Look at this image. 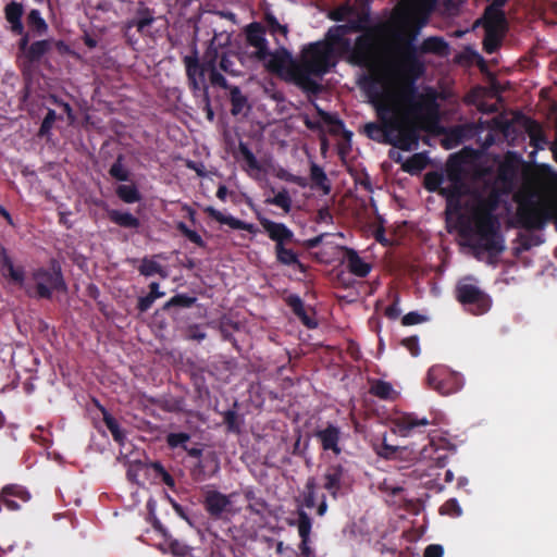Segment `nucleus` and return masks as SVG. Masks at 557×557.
<instances>
[{"mask_svg":"<svg viewBox=\"0 0 557 557\" xmlns=\"http://www.w3.org/2000/svg\"><path fill=\"white\" fill-rule=\"evenodd\" d=\"M421 24L396 35L397 54L403 71L406 75L399 87V95L410 111L425 120L438 117L440 106L437 92L428 87L424 92H419L416 81L425 72V64L419 57V47L416 45Z\"/></svg>","mask_w":557,"mask_h":557,"instance_id":"f257e3e1","label":"nucleus"},{"mask_svg":"<svg viewBox=\"0 0 557 557\" xmlns=\"http://www.w3.org/2000/svg\"><path fill=\"white\" fill-rule=\"evenodd\" d=\"M359 87L364 91L369 101L375 108L376 116L380 123L370 122L364 125V134L372 140L389 145L392 141L391 133H396L398 122L395 113H399V101L409 108L400 98L399 91L395 94L392 90L391 81L380 74H363L358 81ZM408 111L412 114L410 109ZM418 119H425L413 113ZM436 120H426V122H436Z\"/></svg>","mask_w":557,"mask_h":557,"instance_id":"f03ea898","label":"nucleus"},{"mask_svg":"<svg viewBox=\"0 0 557 557\" xmlns=\"http://www.w3.org/2000/svg\"><path fill=\"white\" fill-rule=\"evenodd\" d=\"M496 207V199L490 202H481L474 209L469 224V232L474 237L471 248L479 258L481 252H487L490 262L497 258L506 249L505 238L499 232V221L493 213Z\"/></svg>","mask_w":557,"mask_h":557,"instance_id":"7ed1b4c3","label":"nucleus"},{"mask_svg":"<svg viewBox=\"0 0 557 557\" xmlns=\"http://www.w3.org/2000/svg\"><path fill=\"white\" fill-rule=\"evenodd\" d=\"M334 65L333 47L330 44L315 41L307 45L301 50L298 63L293 64L297 87L308 95L320 94L322 86L312 76L322 77Z\"/></svg>","mask_w":557,"mask_h":557,"instance_id":"20e7f679","label":"nucleus"},{"mask_svg":"<svg viewBox=\"0 0 557 557\" xmlns=\"http://www.w3.org/2000/svg\"><path fill=\"white\" fill-rule=\"evenodd\" d=\"M346 51L349 52V63L367 69L369 71L368 74L384 75L389 81L388 76L377 67L380 60V42L373 29H368L359 35L354 46L350 45V49Z\"/></svg>","mask_w":557,"mask_h":557,"instance_id":"39448f33","label":"nucleus"},{"mask_svg":"<svg viewBox=\"0 0 557 557\" xmlns=\"http://www.w3.org/2000/svg\"><path fill=\"white\" fill-rule=\"evenodd\" d=\"M32 278L35 282L34 290L25 287L29 297L49 300L54 292L65 293L67 290L61 265L57 260H51L49 268L35 269L32 272Z\"/></svg>","mask_w":557,"mask_h":557,"instance_id":"423d86ee","label":"nucleus"},{"mask_svg":"<svg viewBox=\"0 0 557 557\" xmlns=\"http://www.w3.org/2000/svg\"><path fill=\"white\" fill-rule=\"evenodd\" d=\"M154 22V10L148 8L144 1H139L134 16L127 18L122 25L123 36L127 44L136 45L138 42L137 34L141 37H150L152 35L151 26Z\"/></svg>","mask_w":557,"mask_h":557,"instance_id":"0eeeda50","label":"nucleus"},{"mask_svg":"<svg viewBox=\"0 0 557 557\" xmlns=\"http://www.w3.org/2000/svg\"><path fill=\"white\" fill-rule=\"evenodd\" d=\"M470 277L458 282L455 288L456 299L472 314L486 313L492 305L491 297L478 285L469 283Z\"/></svg>","mask_w":557,"mask_h":557,"instance_id":"6e6552de","label":"nucleus"},{"mask_svg":"<svg viewBox=\"0 0 557 557\" xmlns=\"http://www.w3.org/2000/svg\"><path fill=\"white\" fill-rule=\"evenodd\" d=\"M534 191L518 193L515 197L518 202L517 218L520 225L527 230L542 228L546 219V211L535 201Z\"/></svg>","mask_w":557,"mask_h":557,"instance_id":"1a4fd4ad","label":"nucleus"},{"mask_svg":"<svg viewBox=\"0 0 557 557\" xmlns=\"http://www.w3.org/2000/svg\"><path fill=\"white\" fill-rule=\"evenodd\" d=\"M425 381L430 388L443 396L455 394L463 386L462 375L443 364L432 366Z\"/></svg>","mask_w":557,"mask_h":557,"instance_id":"9d476101","label":"nucleus"},{"mask_svg":"<svg viewBox=\"0 0 557 557\" xmlns=\"http://www.w3.org/2000/svg\"><path fill=\"white\" fill-rule=\"evenodd\" d=\"M518 177L519 160L513 152H508L497 168L494 189L496 196L512 194L518 186Z\"/></svg>","mask_w":557,"mask_h":557,"instance_id":"9b49d317","label":"nucleus"},{"mask_svg":"<svg viewBox=\"0 0 557 557\" xmlns=\"http://www.w3.org/2000/svg\"><path fill=\"white\" fill-rule=\"evenodd\" d=\"M188 86L195 96L207 98L208 86L206 84V71L200 64L197 46L194 45L191 54L183 58Z\"/></svg>","mask_w":557,"mask_h":557,"instance_id":"f8f14e48","label":"nucleus"},{"mask_svg":"<svg viewBox=\"0 0 557 557\" xmlns=\"http://www.w3.org/2000/svg\"><path fill=\"white\" fill-rule=\"evenodd\" d=\"M236 493L225 495L216 490H209L203 495V508L213 520H224L233 513L232 497Z\"/></svg>","mask_w":557,"mask_h":557,"instance_id":"ddd939ff","label":"nucleus"},{"mask_svg":"<svg viewBox=\"0 0 557 557\" xmlns=\"http://www.w3.org/2000/svg\"><path fill=\"white\" fill-rule=\"evenodd\" d=\"M265 67L270 73L297 86V81L293 74V64H297L298 61L293 59L292 53L287 49L281 48L273 53L270 52Z\"/></svg>","mask_w":557,"mask_h":557,"instance_id":"4468645a","label":"nucleus"},{"mask_svg":"<svg viewBox=\"0 0 557 557\" xmlns=\"http://www.w3.org/2000/svg\"><path fill=\"white\" fill-rule=\"evenodd\" d=\"M395 115L398 122V127L396 133H391L392 141L389 145L403 151H409L413 146L418 145L419 132L413 124L405 120L400 108L399 113H395Z\"/></svg>","mask_w":557,"mask_h":557,"instance_id":"2eb2a0df","label":"nucleus"},{"mask_svg":"<svg viewBox=\"0 0 557 557\" xmlns=\"http://www.w3.org/2000/svg\"><path fill=\"white\" fill-rule=\"evenodd\" d=\"M426 444L417 450H412L420 461L430 463V467L444 468L447 465L449 449L443 446V438L436 442L434 438L425 437Z\"/></svg>","mask_w":557,"mask_h":557,"instance_id":"dca6fc26","label":"nucleus"},{"mask_svg":"<svg viewBox=\"0 0 557 557\" xmlns=\"http://www.w3.org/2000/svg\"><path fill=\"white\" fill-rule=\"evenodd\" d=\"M347 470L341 463L326 467L322 475V487L329 492L333 499H337L346 486Z\"/></svg>","mask_w":557,"mask_h":557,"instance_id":"f3484780","label":"nucleus"},{"mask_svg":"<svg viewBox=\"0 0 557 557\" xmlns=\"http://www.w3.org/2000/svg\"><path fill=\"white\" fill-rule=\"evenodd\" d=\"M0 272L11 284L25 287L26 272L23 265H14L8 249L0 244Z\"/></svg>","mask_w":557,"mask_h":557,"instance_id":"a211bd4d","label":"nucleus"},{"mask_svg":"<svg viewBox=\"0 0 557 557\" xmlns=\"http://www.w3.org/2000/svg\"><path fill=\"white\" fill-rule=\"evenodd\" d=\"M264 35L265 29L258 22L250 23L246 27L247 42L251 47L256 48V51L252 53V57L259 61L267 60L270 54L268 40L265 39Z\"/></svg>","mask_w":557,"mask_h":557,"instance_id":"6ab92c4d","label":"nucleus"},{"mask_svg":"<svg viewBox=\"0 0 557 557\" xmlns=\"http://www.w3.org/2000/svg\"><path fill=\"white\" fill-rule=\"evenodd\" d=\"M289 525H296L298 529V534L300 537V543L298 545L300 557H315L312 548L310 547L312 519L309 517V515L305 510L299 509L297 511V521H290Z\"/></svg>","mask_w":557,"mask_h":557,"instance_id":"aec40b11","label":"nucleus"},{"mask_svg":"<svg viewBox=\"0 0 557 557\" xmlns=\"http://www.w3.org/2000/svg\"><path fill=\"white\" fill-rule=\"evenodd\" d=\"M394 432L407 437L416 433H422L421 428H426L430 421L426 418H418L413 413L400 416L394 420Z\"/></svg>","mask_w":557,"mask_h":557,"instance_id":"412c9836","label":"nucleus"},{"mask_svg":"<svg viewBox=\"0 0 557 557\" xmlns=\"http://www.w3.org/2000/svg\"><path fill=\"white\" fill-rule=\"evenodd\" d=\"M341 434V429L337 425L327 423L324 429L318 430L314 435L323 450L332 451L337 456L342 453V448L339 447Z\"/></svg>","mask_w":557,"mask_h":557,"instance_id":"4be33fe9","label":"nucleus"},{"mask_svg":"<svg viewBox=\"0 0 557 557\" xmlns=\"http://www.w3.org/2000/svg\"><path fill=\"white\" fill-rule=\"evenodd\" d=\"M259 221L269 238L273 240L275 245H285L293 240L294 233L284 223L274 222L267 218H261Z\"/></svg>","mask_w":557,"mask_h":557,"instance_id":"5701e85b","label":"nucleus"},{"mask_svg":"<svg viewBox=\"0 0 557 557\" xmlns=\"http://www.w3.org/2000/svg\"><path fill=\"white\" fill-rule=\"evenodd\" d=\"M344 262L348 271L358 277H366L372 270V265L366 262L359 253L349 247L344 248Z\"/></svg>","mask_w":557,"mask_h":557,"instance_id":"b1692460","label":"nucleus"},{"mask_svg":"<svg viewBox=\"0 0 557 557\" xmlns=\"http://www.w3.org/2000/svg\"><path fill=\"white\" fill-rule=\"evenodd\" d=\"M13 498H18L26 503L29 500L30 494L20 485L12 484L4 486L0 493V500L9 510L15 511L18 510L21 506Z\"/></svg>","mask_w":557,"mask_h":557,"instance_id":"393cba45","label":"nucleus"},{"mask_svg":"<svg viewBox=\"0 0 557 557\" xmlns=\"http://www.w3.org/2000/svg\"><path fill=\"white\" fill-rule=\"evenodd\" d=\"M205 212L211 219L215 220L221 224L228 225L233 230H243L252 234L257 232V228L253 224L236 219L233 215H226L213 207L205 208Z\"/></svg>","mask_w":557,"mask_h":557,"instance_id":"a878e982","label":"nucleus"},{"mask_svg":"<svg viewBox=\"0 0 557 557\" xmlns=\"http://www.w3.org/2000/svg\"><path fill=\"white\" fill-rule=\"evenodd\" d=\"M3 12L7 22L10 24L11 32L15 35H22L25 30L22 23L24 14L23 4L16 1H10L5 4Z\"/></svg>","mask_w":557,"mask_h":557,"instance_id":"bb28decb","label":"nucleus"},{"mask_svg":"<svg viewBox=\"0 0 557 557\" xmlns=\"http://www.w3.org/2000/svg\"><path fill=\"white\" fill-rule=\"evenodd\" d=\"M483 20H485V30H508L507 17L503 9L486 7L483 12Z\"/></svg>","mask_w":557,"mask_h":557,"instance_id":"cd10ccee","label":"nucleus"},{"mask_svg":"<svg viewBox=\"0 0 557 557\" xmlns=\"http://www.w3.org/2000/svg\"><path fill=\"white\" fill-rule=\"evenodd\" d=\"M12 363L14 367L30 373L37 371L39 359L32 349L23 348L17 354L12 355Z\"/></svg>","mask_w":557,"mask_h":557,"instance_id":"c85d7f7f","label":"nucleus"},{"mask_svg":"<svg viewBox=\"0 0 557 557\" xmlns=\"http://www.w3.org/2000/svg\"><path fill=\"white\" fill-rule=\"evenodd\" d=\"M286 304L304 325H306L308 329L317 327V321L307 313L305 304L298 295L288 296Z\"/></svg>","mask_w":557,"mask_h":557,"instance_id":"c756f323","label":"nucleus"},{"mask_svg":"<svg viewBox=\"0 0 557 557\" xmlns=\"http://www.w3.org/2000/svg\"><path fill=\"white\" fill-rule=\"evenodd\" d=\"M274 251L278 263L295 267L301 272L306 271L305 264L299 260L298 255L293 249L286 248L285 245H275Z\"/></svg>","mask_w":557,"mask_h":557,"instance_id":"7c9ffc66","label":"nucleus"},{"mask_svg":"<svg viewBox=\"0 0 557 557\" xmlns=\"http://www.w3.org/2000/svg\"><path fill=\"white\" fill-rule=\"evenodd\" d=\"M107 214L109 220L112 223L119 225L120 227L137 230L140 226L139 219L129 212H122L115 209H108Z\"/></svg>","mask_w":557,"mask_h":557,"instance_id":"2f4dec72","label":"nucleus"},{"mask_svg":"<svg viewBox=\"0 0 557 557\" xmlns=\"http://www.w3.org/2000/svg\"><path fill=\"white\" fill-rule=\"evenodd\" d=\"M349 32L348 25H337L329 29L326 38L332 47L333 45L339 46L343 50L350 49V40L346 38Z\"/></svg>","mask_w":557,"mask_h":557,"instance_id":"473e14b6","label":"nucleus"},{"mask_svg":"<svg viewBox=\"0 0 557 557\" xmlns=\"http://www.w3.org/2000/svg\"><path fill=\"white\" fill-rule=\"evenodd\" d=\"M318 113L323 122L331 126L330 133L332 135L343 134L345 139L350 140L352 133L345 128V123L338 116L320 109L318 110Z\"/></svg>","mask_w":557,"mask_h":557,"instance_id":"72a5a7b5","label":"nucleus"},{"mask_svg":"<svg viewBox=\"0 0 557 557\" xmlns=\"http://www.w3.org/2000/svg\"><path fill=\"white\" fill-rule=\"evenodd\" d=\"M52 49V41L49 39L37 40L30 44L27 51L25 52V58L30 63L39 62L44 55H46Z\"/></svg>","mask_w":557,"mask_h":557,"instance_id":"f704fd0d","label":"nucleus"},{"mask_svg":"<svg viewBox=\"0 0 557 557\" xmlns=\"http://www.w3.org/2000/svg\"><path fill=\"white\" fill-rule=\"evenodd\" d=\"M310 180L315 187L322 190L324 195H329L331 193L332 186L326 173L314 162L310 164Z\"/></svg>","mask_w":557,"mask_h":557,"instance_id":"c9c22d12","label":"nucleus"},{"mask_svg":"<svg viewBox=\"0 0 557 557\" xmlns=\"http://www.w3.org/2000/svg\"><path fill=\"white\" fill-rule=\"evenodd\" d=\"M448 49V44L442 37H429L419 46V55L421 53H435L443 55Z\"/></svg>","mask_w":557,"mask_h":557,"instance_id":"e433bc0d","label":"nucleus"},{"mask_svg":"<svg viewBox=\"0 0 557 557\" xmlns=\"http://www.w3.org/2000/svg\"><path fill=\"white\" fill-rule=\"evenodd\" d=\"M99 408L103 414V422L108 430L111 432L113 440L117 444L123 445L126 440V435L121 429L117 420L104 407L99 406Z\"/></svg>","mask_w":557,"mask_h":557,"instance_id":"4c0bfd02","label":"nucleus"},{"mask_svg":"<svg viewBox=\"0 0 557 557\" xmlns=\"http://www.w3.org/2000/svg\"><path fill=\"white\" fill-rule=\"evenodd\" d=\"M429 164L428 157L422 153H414L403 163V170L409 174H418Z\"/></svg>","mask_w":557,"mask_h":557,"instance_id":"58836bf2","label":"nucleus"},{"mask_svg":"<svg viewBox=\"0 0 557 557\" xmlns=\"http://www.w3.org/2000/svg\"><path fill=\"white\" fill-rule=\"evenodd\" d=\"M369 392L373 396L384 400L393 399L395 395L393 385L383 380H373Z\"/></svg>","mask_w":557,"mask_h":557,"instance_id":"ea45409f","label":"nucleus"},{"mask_svg":"<svg viewBox=\"0 0 557 557\" xmlns=\"http://www.w3.org/2000/svg\"><path fill=\"white\" fill-rule=\"evenodd\" d=\"M115 194L125 203H135L141 200V194L134 184L119 185Z\"/></svg>","mask_w":557,"mask_h":557,"instance_id":"a19ab883","label":"nucleus"},{"mask_svg":"<svg viewBox=\"0 0 557 557\" xmlns=\"http://www.w3.org/2000/svg\"><path fill=\"white\" fill-rule=\"evenodd\" d=\"M506 32L485 30L483 39V49L486 53H495L503 41Z\"/></svg>","mask_w":557,"mask_h":557,"instance_id":"79ce46f5","label":"nucleus"},{"mask_svg":"<svg viewBox=\"0 0 557 557\" xmlns=\"http://www.w3.org/2000/svg\"><path fill=\"white\" fill-rule=\"evenodd\" d=\"M230 101L232 104L231 113L233 115L240 114L247 107V97L242 92L238 86H232L230 88Z\"/></svg>","mask_w":557,"mask_h":557,"instance_id":"37998d69","label":"nucleus"},{"mask_svg":"<svg viewBox=\"0 0 557 557\" xmlns=\"http://www.w3.org/2000/svg\"><path fill=\"white\" fill-rule=\"evenodd\" d=\"M138 271L141 275L149 277L154 274H159L162 277H165V272L163 267L149 257H144L140 261V265L138 267Z\"/></svg>","mask_w":557,"mask_h":557,"instance_id":"c03bdc74","label":"nucleus"},{"mask_svg":"<svg viewBox=\"0 0 557 557\" xmlns=\"http://www.w3.org/2000/svg\"><path fill=\"white\" fill-rule=\"evenodd\" d=\"M196 301L197 298L194 296H189L187 294H177L163 305L162 310L168 311L173 307L190 308L196 304Z\"/></svg>","mask_w":557,"mask_h":557,"instance_id":"a18cd8bd","label":"nucleus"},{"mask_svg":"<svg viewBox=\"0 0 557 557\" xmlns=\"http://www.w3.org/2000/svg\"><path fill=\"white\" fill-rule=\"evenodd\" d=\"M238 152L243 157L244 161L246 162V170L247 171H261V165L259 161L257 160L253 152L249 149L248 145L244 141H239L238 144Z\"/></svg>","mask_w":557,"mask_h":557,"instance_id":"49530a36","label":"nucleus"},{"mask_svg":"<svg viewBox=\"0 0 557 557\" xmlns=\"http://www.w3.org/2000/svg\"><path fill=\"white\" fill-rule=\"evenodd\" d=\"M28 26L35 30L38 35H42L48 30V25L40 14V11L33 9L27 15Z\"/></svg>","mask_w":557,"mask_h":557,"instance_id":"de8ad7c7","label":"nucleus"},{"mask_svg":"<svg viewBox=\"0 0 557 557\" xmlns=\"http://www.w3.org/2000/svg\"><path fill=\"white\" fill-rule=\"evenodd\" d=\"M124 157L119 154L116 160L112 163L109 169V174L116 181L127 182L129 181V171L123 164Z\"/></svg>","mask_w":557,"mask_h":557,"instance_id":"09e8293b","label":"nucleus"},{"mask_svg":"<svg viewBox=\"0 0 557 557\" xmlns=\"http://www.w3.org/2000/svg\"><path fill=\"white\" fill-rule=\"evenodd\" d=\"M149 468L153 471L154 478L160 479L168 487H175L174 478L166 471L160 461H153L149 465Z\"/></svg>","mask_w":557,"mask_h":557,"instance_id":"8fccbe9b","label":"nucleus"},{"mask_svg":"<svg viewBox=\"0 0 557 557\" xmlns=\"http://www.w3.org/2000/svg\"><path fill=\"white\" fill-rule=\"evenodd\" d=\"M218 59L220 60L218 49L214 47H209L205 53L203 61L200 62L206 73H209V75H211L214 71H219Z\"/></svg>","mask_w":557,"mask_h":557,"instance_id":"3c124183","label":"nucleus"},{"mask_svg":"<svg viewBox=\"0 0 557 557\" xmlns=\"http://www.w3.org/2000/svg\"><path fill=\"white\" fill-rule=\"evenodd\" d=\"M190 440V435L185 432H178V433H169L165 437L166 445L171 449L175 448H182L187 449V443Z\"/></svg>","mask_w":557,"mask_h":557,"instance_id":"603ef678","label":"nucleus"},{"mask_svg":"<svg viewBox=\"0 0 557 557\" xmlns=\"http://www.w3.org/2000/svg\"><path fill=\"white\" fill-rule=\"evenodd\" d=\"M176 230L186 237L189 242L197 245L200 248L206 247V242L202 239V237L194 230H190L186 223L184 222H177Z\"/></svg>","mask_w":557,"mask_h":557,"instance_id":"864d4df0","label":"nucleus"},{"mask_svg":"<svg viewBox=\"0 0 557 557\" xmlns=\"http://www.w3.org/2000/svg\"><path fill=\"white\" fill-rule=\"evenodd\" d=\"M315 490H317L315 479L313 476L308 478V480L305 484L304 504L309 509H311L315 506Z\"/></svg>","mask_w":557,"mask_h":557,"instance_id":"5fc2aeb1","label":"nucleus"},{"mask_svg":"<svg viewBox=\"0 0 557 557\" xmlns=\"http://www.w3.org/2000/svg\"><path fill=\"white\" fill-rule=\"evenodd\" d=\"M57 119H58V116H57L55 111L52 109H49L46 116L44 117V120L41 122V125L39 127L37 136L40 138L48 137L50 135V132H51Z\"/></svg>","mask_w":557,"mask_h":557,"instance_id":"6e6d98bb","label":"nucleus"},{"mask_svg":"<svg viewBox=\"0 0 557 557\" xmlns=\"http://www.w3.org/2000/svg\"><path fill=\"white\" fill-rule=\"evenodd\" d=\"M440 513L456 518L462 515V508L456 498H449L440 507Z\"/></svg>","mask_w":557,"mask_h":557,"instance_id":"4d7b16f0","label":"nucleus"},{"mask_svg":"<svg viewBox=\"0 0 557 557\" xmlns=\"http://www.w3.org/2000/svg\"><path fill=\"white\" fill-rule=\"evenodd\" d=\"M530 145L535 149H543V145L546 144V137L536 123L529 129Z\"/></svg>","mask_w":557,"mask_h":557,"instance_id":"13d9d810","label":"nucleus"},{"mask_svg":"<svg viewBox=\"0 0 557 557\" xmlns=\"http://www.w3.org/2000/svg\"><path fill=\"white\" fill-rule=\"evenodd\" d=\"M268 203L282 208L285 212H289L292 208V199L287 190L278 191L273 198L267 200Z\"/></svg>","mask_w":557,"mask_h":557,"instance_id":"bf43d9fd","label":"nucleus"},{"mask_svg":"<svg viewBox=\"0 0 557 557\" xmlns=\"http://www.w3.org/2000/svg\"><path fill=\"white\" fill-rule=\"evenodd\" d=\"M219 69L232 76L239 75V71L235 69V62L228 53H222L220 55Z\"/></svg>","mask_w":557,"mask_h":557,"instance_id":"052dcab7","label":"nucleus"},{"mask_svg":"<svg viewBox=\"0 0 557 557\" xmlns=\"http://www.w3.org/2000/svg\"><path fill=\"white\" fill-rule=\"evenodd\" d=\"M443 181H444V178L441 173L429 172L424 176V187L429 191H436L441 187Z\"/></svg>","mask_w":557,"mask_h":557,"instance_id":"680f3d73","label":"nucleus"},{"mask_svg":"<svg viewBox=\"0 0 557 557\" xmlns=\"http://www.w3.org/2000/svg\"><path fill=\"white\" fill-rule=\"evenodd\" d=\"M223 421L230 432L239 433L240 428L238 423L237 412L234 410H227L223 413Z\"/></svg>","mask_w":557,"mask_h":557,"instance_id":"e2e57ef3","label":"nucleus"},{"mask_svg":"<svg viewBox=\"0 0 557 557\" xmlns=\"http://www.w3.org/2000/svg\"><path fill=\"white\" fill-rule=\"evenodd\" d=\"M207 337L206 332L198 324H191L186 330V338L190 341L201 342Z\"/></svg>","mask_w":557,"mask_h":557,"instance_id":"0e129e2a","label":"nucleus"},{"mask_svg":"<svg viewBox=\"0 0 557 557\" xmlns=\"http://www.w3.org/2000/svg\"><path fill=\"white\" fill-rule=\"evenodd\" d=\"M401 345L409 350V352L417 357L420 355V345L418 336H409L401 341Z\"/></svg>","mask_w":557,"mask_h":557,"instance_id":"69168bd1","label":"nucleus"},{"mask_svg":"<svg viewBox=\"0 0 557 557\" xmlns=\"http://www.w3.org/2000/svg\"><path fill=\"white\" fill-rule=\"evenodd\" d=\"M170 549L173 555L178 557H185L190 553V547L177 540H173L170 542Z\"/></svg>","mask_w":557,"mask_h":557,"instance_id":"338daca9","label":"nucleus"},{"mask_svg":"<svg viewBox=\"0 0 557 557\" xmlns=\"http://www.w3.org/2000/svg\"><path fill=\"white\" fill-rule=\"evenodd\" d=\"M401 311L399 309V295L396 293L394 295L393 302L386 307L385 315L391 320H396L399 318Z\"/></svg>","mask_w":557,"mask_h":557,"instance_id":"774afa93","label":"nucleus"}]
</instances>
